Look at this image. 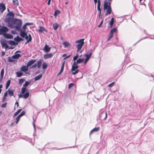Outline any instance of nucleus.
<instances>
[{
	"instance_id": "obj_1",
	"label": "nucleus",
	"mask_w": 154,
	"mask_h": 154,
	"mask_svg": "<svg viewBox=\"0 0 154 154\" xmlns=\"http://www.w3.org/2000/svg\"><path fill=\"white\" fill-rule=\"evenodd\" d=\"M22 24V21L21 20L16 19H15L13 23V24L16 25L15 28L17 31L20 30V29Z\"/></svg>"
},
{
	"instance_id": "obj_2",
	"label": "nucleus",
	"mask_w": 154,
	"mask_h": 154,
	"mask_svg": "<svg viewBox=\"0 0 154 154\" xmlns=\"http://www.w3.org/2000/svg\"><path fill=\"white\" fill-rule=\"evenodd\" d=\"M84 38H82L79 40H77L75 42L76 43H78L79 44L76 45L77 48V51H79L81 49L83 45H84Z\"/></svg>"
},
{
	"instance_id": "obj_3",
	"label": "nucleus",
	"mask_w": 154,
	"mask_h": 154,
	"mask_svg": "<svg viewBox=\"0 0 154 154\" xmlns=\"http://www.w3.org/2000/svg\"><path fill=\"white\" fill-rule=\"evenodd\" d=\"M15 19L13 17H7L5 18V21L8 24L12 25L13 24V22Z\"/></svg>"
},
{
	"instance_id": "obj_4",
	"label": "nucleus",
	"mask_w": 154,
	"mask_h": 154,
	"mask_svg": "<svg viewBox=\"0 0 154 154\" xmlns=\"http://www.w3.org/2000/svg\"><path fill=\"white\" fill-rule=\"evenodd\" d=\"M116 30L117 29L116 28H113L111 30L109 34V38L107 40V41H109L112 37L113 33L115 32Z\"/></svg>"
},
{
	"instance_id": "obj_5",
	"label": "nucleus",
	"mask_w": 154,
	"mask_h": 154,
	"mask_svg": "<svg viewBox=\"0 0 154 154\" xmlns=\"http://www.w3.org/2000/svg\"><path fill=\"white\" fill-rule=\"evenodd\" d=\"M103 10H111L110 4L106 1H105L103 5Z\"/></svg>"
},
{
	"instance_id": "obj_6",
	"label": "nucleus",
	"mask_w": 154,
	"mask_h": 154,
	"mask_svg": "<svg viewBox=\"0 0 154 154\" xmlns=\"http://www.w3.org/2000/svg\"><path fill=\"white\" fill-rule=\"evenodd\" d=\"M107 117V114L105 111H103L101 112L100 115V118L101 119H102L104 120L106 119Z\"/></svg>"
},
{
	"instance_id": "obj_7",
	"label": "nucleus",
	"mask_w": 154,
	"mask_h": 154,
	"mask_svg": "<svg viewBox=\"0 0 154 154\" xmlns=\"http://www.w3.org/2000/svg\"><path fill=\"white\" fill-rule=\"evenodd\" d=\"M8 30V28L6 26H3L2 28H0V35L2 34L4 35L5 32Z\"/></svg>"
},
{
	"instance_id": "obj_8",
	"label": "nucleus",
	"mask_w": 154,
	"mask_h": 154,
	"mask_svg": "<svg viewBox=\"0 0 154 154\" xmlns=\"http://www.w3.org/2000/svg\"><path fill=\"white\" fill-rule=\"evenodd\" d=\"M20 31H17L20 32V36L22 38H25V36L27 35V32H26V31H23L21 29H20Z\"/></svg>"
},
{
	"instance_id": "obj_9",
	"label": "nucleus",
	"mask_w": 154,
	"mask_h": 154,
	"mask_svg": "<svg viewBox=\"0 0 154 154\" xmlns=\"http://www.w3.org/2000/svg\"><path fill=\"white\" fill-rule=\"evenodd\" d=\"M2 48L5 47V49L8 48V46L5 41H1V42Z\"/></svg>"
},
{
	"instance_id": "obj_10",
	"label": "nucleus",
	"mask_w": 154,
	"mask_h": 154,
	"mask_svg": "<svg viewBox=\"0 0 154 154\" xmlns=\"http://www.w3.org/2000/svg\"><path fill=\"white\" fill-rule=\"evenodd\" d=\"M28 66H23L21 68V70L24 72L27 71L28 70Z\"/></svg>"
},
{
	"instance_id": "obj_11",
	"label": "nucleus",
	"mask_w": 154,
	"mask_h": 154,
	"mask_svg": "<svg viewBox=\"0 0 154 154\" xmlns=\"http://www.w3.org/2000/svg\"><path fill=\"white\" fill-rule=\"evenodd\" d=\"M4 36L5 38L8 39H11L13 38V35H11L6 33L4 34Z\"/></svg>"
},
{
	"instance_id": "obj_12",
	"label": "nucleus",
	"mask_w": 154,
	"mask_h": 154,
	"mask_svg": "<svg viewBox=\"0 0 154 154\" xmlns=\"http://www.w3.org/2000/svg\"><path fill=\"white\" fill-rule=\"evenodd\" d=\"M51 49V48L49 47L46 44L45 45L44 48V51L46 52H49Z\"/></svg>"
},
{
	"instance_id": "obj_13",
	"label": "nucleus",
	"mask_w": 154,
	"mask_h": 154,
	"mask_svg": "<svg viewBox=\"0 0 154 154\" xmlns=\"http://www.w3.org/2000/svg\"><path fill=\"white\" fill-rule=\"evenodd\" d=\"M53 55V54L51 53L48 54H45L44 57L45 59H46L51 58L52 57Z\"/></svg>"
},
{
	"instance_id": "obj_14",
	"label": "nucleus",
	"mask_w": 154,
	"mask_h": 154,
	"mask_svg": "<svg viewBox=\"0 0 154 154\" xmlns=\"http://www.w3.org/2000/svg\"><path fill=\"white\" fill-rule=\"evenodd\" d=\"M36 61L35 60H30L27 63V65L28 67L31 66V65L33 64Z\"/></svg>"
},
{
	"instance_id": "obj_15",
	"label": "nucleus",
	"mask_w": 154,
	"mask_h": 154,
	"mask_svg": "<svg viewBox=\"0 0 154 154\" xmlns=\"http://www.w3.org/2000/svg\"><path fill=\"white\" fill-rule=\"evenodd\" d=\"M14 40L16 42H19L21 41H23V39L17 35V36L16 37L14 38Z\"/></svg>"
},
{
	"instance_id": "obj_16",
	"label": "nucleus",
	"mask_w": 154,
	"mask_h": 154,
	"mask_svg": "<svg viewBox=\"0 0 154 154\" xmlns=\"http://www.w3.org/2000/svg\"><path fill=\"white\" fill-rule=\"evenodd\" d=\"M100 129V127L95 128L93 129L90 132V134H92L94 132L98 131Z\"/></svg>"
},
{
	"instance_id": "obj_17",
	"label": "nucleus",
	"mask_w": 154,
	"mask_h": 154,
	"mask_svg": "<svg viewBox=\"0 0 154 154\" xmlns=\"http://www.w3.org/2000/svg\"><path fill=\"white\" fill-rule=\"evenodd\" d=\"M7 91H8V94L10 97H11L13 95L14 90H10V89H9Z\"/></svg>"
},
{
	"instance_id": "obj_18",
	"label": "nucleus",
	"mask_w": 154,
	"mask_h": 154,
	"mask_svg": "<svg viewBox=\"0 0 154 154\" xmlns=\"http://www.w3.org/2000/svg\"><path fill=\"white\" fill-rule=\"evenodd\" d=\"M0 10H6L5 4L3 3H0Z\"/></svg>"
},
{
	"instance_id": "obj_19",
	"label": "nucleus",
	"mask_w": 154,
	"mask_h": 154,
	"mask_svg": "<svg viewBox=\"0 0 154 154\" xmlns=\"http://www.w3.org/2000/svg\"><path fill=\"white\" fill-rule=\"evenodd\" d=\"M65 63V61H64L62 63V66L60 70L59 73L58 74V75H57L58 76L59 75H60V74H61L62 73V72H63V70L64 68Z\"/></svg>"
},
{
	"instance_id": "obj_20",
	"label": "nucleus",
	"mask_w": 154,
	"mask_h": 154,
	"mask_svg": "<svg viewBox=\"0 0 154 154\" xmlns=\"http://www.w3.org/2000/svg\"><path fill=\"white\" fill-rule=\"evenodd\" d=\"M42 60L41 59L37 62V64H36L38 68H39L40 67V66L42 65Z\"/></svg>"
},
{
	"instance_id": "obj_21",
	"label": "nucleus",
	"mask_w": 154,
	"mask_h": 154,
	"mask_svg": "<svg viewBox=\"0 0 154 154\" xmlns=\"http://www.w3.org/2000/svg\"><path fill=\"white\" fill-rule=\"evenodd\" d=\"M114 22V18L113 17H112L111 20V21L109 22L108 23H109V25H110V27L111 28L113 24V23Z\"/></svg>"
},
{
	"instance_id": "obj_22",
	"label": "nucleus",
	"mask_w": 154,
	"mask_h": 154,
	"mask_svg": "<svg viewBox=\"0 0 154 154\" xmlns=\"http://www.w3.org/2000/svg\"><path fill=\"white\" fill-rule=\"evenodd\" d=\"M21 57V55L19 54H17L12 56V57L14 59H18Z\"/></svg>"
},
{
	"instance_id": "obj_23",
	"label": "nucleus",
	"mask_w": 154,
	"mask_h": 154,
	"mask_svg": "<svg viewBox=\"0 0 154 154\" xmlns=\"http://www.w3.org/2000/svg\"><path fill=\"white\" fill-rule=\"evenodd\" d=\"M42 74H40L36 76L35 78L34 79L35 81L39 80L41 78H42Z\"/></svg>"
},
{
	"instance_id": "obj_24",
	"label": "nucleus",
	"mask_w": 154,
	"mask_h": 154,
	"mask_svg": "<svg viewBox=\"0 0 154 154\" xmlns=\"http://www.w3.org/2000/svg\"><path fill=\"white\" fill-rule=\"evenodd\" d=\"M8 11L9 13L7 14V17H14V14L12 12H10V10H8Z\"/></svg>"
},
{
	"instance_id": "obj_25",
	"label": "nucleus",
	"mask_w": 154,
	"mask_h": 154,
	"mask_svg": "<svg viewBox=\"0 0 154 154\" xmlns=\"http://www.w3.org/2000/svg\"><path fill=\"white\" fill-rule=\"evenodd\" d=\"M17 74V76L18 77H21L23 75V73L20 71L17 72H16Z\"/></svg>"
},
{
	"instance_id": "obj_26",
	"label": "nucleus",
	"mask_w": 154,
	"mask_h": 154,
	"mask_svg": "<svg viewBox=\"0 0 154 154\" xmlns=\"http://www.w3.org/2000/svg\"><path fill=\"white\" fill-rule=\"evenodd\" d=\"M92 54V52H91L89 54H85V56L86 57V58L89 59L90 57H91Z\"/></svg>"
},
{
	"instance_id": "obj_27",
	"label": "nucleus",
	"mask_w": 154,
	"mask_h": 154,
	"mask_svg": "<svg viewBox=\"0 0 154 154\" xmlns=\"http://www.w3.org/2000/svg\"><path fill=\"white\" fill-rule=\"evenodd\" d=\"M61 12L60 10H55L54 15L56 17L57 15L60 14Z\"/></svg>"
},
{
	"instance_id": "obj_28",
	"label": "nucleus",
	"mask_w": 154,
	"mask_h": 154,
	"mask_svg": "<svg viewBox=\"0 0 154 154\" xmlns=\"http://www.w3.org/2000/svg\"><path fill=\"white\" fill-rule=\"evenodd\" d=\"M29 96V92H26L25 94L23 95V97L25 99L27 98Z\"/></svg>"
},
{
	"instance_id": "obj_29",
	"label": "nucleus",
	"mask_w": 154,
	"mask_h": 154,
	"mask_svg": "<svg viewBox=\"0 0 154 154\" xmlns=\"http://www.w3.org/2000/svg\"><path fill=\"white\" fill-rule=\"evenodd\" d=\"M84 58L82 59H81L79 58V59L76 61L77 63L78 64L80 63H82L83 62V61L84 60Z\"/></svg>"
},
{
	"instance_id": "obj_30",
	"label": "nucleus",
	"mask_w": 154,
	"mask_h": 154,
	"mask_svg": "<svg viewBox=\"0 0 154 154\" xmlns=\"http://www.w3.org/2000/svg\"><path fill=\"white\" fill-rule=\"evenodd\" d=\"M79 67L78 65H77L75 66H72V68L71 69V71H75V70L77 69H78Z\"/></svg>"
},
{
	"instance_id": "obj_31",
	"label": "nucleus",
	"mask_w": 154,
	"mask_h": 154,
	"mask_svg": "<svg viewBox=\"0 0 154 154\" xmlns=\"http://www.w3.org/2000/svg\"><path fill=\"white\" fill-rule=\"evenodd\" d=\"M30 83V82H26L25 84L23 85V87H26V88L27 86L29 85Z\"/></svg>"
},
{
	"instance_id": "obj_32",
	"label": "nucleus",
	"mask_w": 154,
	"mask_h": 154,
	"mask_svg": "<svg viewBox=\"0 0 154 154\" xmlns=\"http://www.w3.org/2000/svg\"><path fill=\"white\" fill-rule=\"evenodd\" d=\"M45 30L43 26H40L39 31L41 32H43V31H45Z\"/></svg>"
},
{
	"instance_id": "obj_33",
	"label": "nucleus",
	"mask_w": 154,
	"mask_h": 154,
	"mask_svg": "<svg viewBox=\"0 0 154 154\" xmlns=\"http://www.w3.org/2000/svg\"><path fill=\"white\" fill-rule=\"evenodd\" d=\"M58 27V25L57 23L54 24L53 25V29L54 30H56L57 29Z\"/></svg>"
},
{
	"instance_id": "obj_34",
	"label": "nucleus",
	"mask_w": 154,
	"mask_h": 154,
	"mask_svg": "<svg viewBox=\"0 0 154 154\" xmlns=\"http://www.w3.org/2000/svg\"><path fill=\"white\" fill-rule=\"evenodd\" d=\"M26 87H23L21 89V93L22 94H24L26 91Z\"/></svg>"
},
{
	"instance_id": "obj_35",
	"label": "nucleus",
	"mask_w": 154,
	"mask_h": 154,
	"mask_svg": "<svg viewBox=\"0 0 154 154\" xmlns=\"http://www.w3.org/2000/svg\"><path fill=\"white\" fill-rule=\"evenodd\" d=\"M11 80H9L6 83V89H7L10 86V84L11 83Z\"/></svg>"
},
{
	"instance_id": "obj_36",
	"label": "nucleus",
	"mask_w": 154,
	"mask_h": 154,
	"mask_svg": "<svg viewBox=\"0 0 154 154\" xmlns=\"http://www.w3.org/2000/svg\"><path fill=\"white\" fill-rule=\"evenodd\" d=\"M63 44L65 47H68L70 45V44L67 42H63Z\"/></svg>"
},
{
	"instance_id": "obj_37",
	"label": "nucleus",
	"mask_w": 154,
	"mask_h": 154,
	"mask_svg": "<svg viewBox=\"0 0 154 154\" xmlns=\"http://www.w3.org/2000/svg\"><path fill=\"white\" fill-rule=\"evenodd\" d=\"M22 110V109H20L18 110L17 112H16L14 114V117L16 116Z\"/></svg>"
},
{
	"instance_id": "obj_38",
	"label": "nucleus",
	"mask_w": 154,
	"mask_h": 154,
	"mask_svg": "<svg viewBox=\"0 0 154 154\" xmlns=\"http://www.w3.org/2000/svg\"><path fill=\"white\" fill-rule=\"evenodd\" d=\"M9 44L10 45H15L17 44V43L15 44V42L13 41H9Z\"/></svg>"
},
{
	"instance_id": "obj_39",
	"label": "nucleus",
	"mask_w": 154,
	"mask_h": 154,
	"mask_svg": "<svg viewBox=\"0 0 154 154\" xmlns=\"http://www.w3.org/2000/svg\"><path fill=\"white\" fill-rule=\"evenodd\" d=\"M47 67V64L45 62H44L42 64V68L43 69H45Z\"/></svg>"
},
{
	"instance_id": "obj_40",
	"label": "nucleus",
	"mask_w": 154,
	"mask_h": 154,
	"mask_svg": "<svg viewBox=\"0 0 154 154\" xmlns=\"http://www.w3.org/2000/svg\"><path fill=\"white\" fill-rule=\"evenodd\" d=\"M28 36L29 37V41H28V42H30L32 40V38L31 34L29 33L28 34Z\"/></svg>"
},
{
	"instance_id": "obj_41",
	"label": "nucleus",
	"mask_w": 154,
	"mask_h": 154,
	"mask_svg": "<svg viewBox=\"0 0 154 154\" xmlns=\"http://www.w3.org/2000/svg\"><path fill=\"white\" fill-rule=\"evenodd\" d=\"M25 80L24 79H20L19 80V84L20 85Z\"/></svg>"
},
{
	"instance_id": "obj_42",
	"label": "nucleus",
	"mask_w": 154,
	"mask_h": 154,
	"mask_svg": "<svg viewBox=\"0 0 154 154\" xmlns=\"http://www.w3.org/2000/svg\"><path fill=\"white\" fill-rule=\"evenodd\" d=\"M25 113V112H24V111H23L18 116L20 118V117H22V116L24 115Z\"/></svg>"
},
{
	"instance_id": "obj_43",
	"label": "nucleus",
	"mask_w": 154,
	"mask_h": 154,
	"mask_svg": "<svg viewBox=\"0 0 154 154\" xmlns=\"http://www.w3.org/2000/svg\"><path fill=\"white\" fill-rule=\"evenodd\" d=\"M13 2L14 5H18V0H13Z\"/></svg>"
},
{
	"instance_id": "obj_44",
	"label": "nucleus",
	"mask_w": 154,
	"mask_h": 154,
	"mask_svg": "<svg viewBox=\"0 0 154 154\" xmlns=\"http://www.w3.org/2000/svg\"><path fill=\"white\" fill-rule=\"evenodd\" d=\"M112 10H107L105 14V16H106L107 15L110 14L111 13Z\"/></svg>"
},
{
	"instance_id": "obj_45",
	"label": "nucleus",
	"mask_w": 154,
	"mask_h": 154,
	"mask_svg": "<svg viewBox=\"0 0 154 154\" xmlns=\"http://www.w3.org/2000/svg\"><path fill=\"white\" fill-rule=\"evenodd\" d=\"M99 13V19H102V14H101V10H98Z\"/></svg>"
},
{
	"instance_id": "obj_46",
	"label": "nucleus",
	"mask_w": 154,
	"mask_h": 154,
	"mask_svg": "<svg viewBox=\"0 0 154 154\" xmlns=\"http://www.w3.org/2000/svg\"><path fill=\"white\" fill-rule=\"evenodd\" d=\"M74 85V84L73 83H71L69 85V88H70L71 87H72Z\"/></svg>"
},
{
	"instance_id": "obj_47",
	"label": "nucleus",
	"mask_w": 154,
	"mask_h": 154,
	"mask_svg": "<svg viewBox=\"0 0 154 154\" xmlns=\"http://www.w3.org/2000/svg\"><path fill=\"white\" fill-rule=\"evenodd\" d=\"M74 72L72 71V74L73 75H75L76 73H78L79 72V69H77L76 71H74Z\"/></svg>"
},
{
	"instance_id": "obj_48",
	"label": "nucleus",
	"mask_w": 154,
	"mask_h": 154,
	"mask_svg": "<svg viewBox=\"0 0 154 154\" xmlns=\"http://www.w3.org/2000/svg\"><path fill=\"white\" fill-rule=\"evenodd\" d=\"M8 61L10 62H12L14 61V60L10 57H8Z\"/></svg>"
},
{
	"instance_id": "obj_49",
	"label": "nucleus",
	"mask_w": 154,
	"mask_h": 154,
	"mask_svg": "<svg viewBox=\"0 0 154 154\" xmlns=\"http://www.w3.org/2000/svg\"><path fill=\"white\" fill-rule=\"evenodd\" d=\"M78 57V54H77L75 56V57H74L73 58V60L74 61H75V60H76L77 59Z\"/></svg>"
},
{
	"instance_id": "obj_50",
	"label": "nucleus",
	"mask_w": 154,
	"mask_h": 154,
	"mask_svg": "<svg viewBox=\"0 0 154 154\" xmlns=\"http://www.w3.org/2000/svg\"><path fill=\"white\" fill-rule=\"evenodd\" d=\"M100 3H97V10H101L100 8Z\"/></svg>"
},
{
	"instance_id": "obj_51",
	"label": "nucleus",
	"mask_w": 154,
	"mask_h": 154,
	"mask_svg": "<svg viewBox=\"0 0 154 154\" xmlns=\"http://www.w3.org/2000/svg\"><path fill=\"white\" fill-rule=\"evenodd\" d=\"M20 119V117L18 116L16 119V124H17Z\"/></svg>"
},
{
	"instance_id": "obj_52",
	"label": "nucleus",
	"mask_w": 154,
	"mask_h": 154,
	"mask_svg": "<svg viewBox=\"0 0 154 154\" xmlns=\"http://www.w3.org/2000/svg\"><path fill=\"white\" fill-rule=\"evenodd\" d=\"M26 25L25 24L22 27V29H23V31H26Z\"/></svg>"
},
{
	"instance_id": "obj_53",
	"label": "nucleus",
	"mask_w": 154,
	"mask_h": 154,
	"mask_svg": "<svg viewBox=\"0 0 154 154\" xmlns=\"http://www.w3.org/2000/svg\"><path fill=\"white\" fill-rule=\"evenodd\" d=\"M4 73V69H2L1 71V75H3Z\"/></svg>"
},
{
	"instance_id": "obj_54",
	"label": "nucleus",
	"mask_w": 154,
	"mask_h": 154,
	"mask_svg": "<svg viewBox=\"0 0 154 154\" xmlns=\"http://www.w3.org/2000/svg\"><path fill=\"white\" fill-rule=\"evenodd\" d=\"M37 66V64H35L30 68V69L35 68Z\"/></svg>"
},
{
	"instance_id": "obj_55",
	"label": "nucleus",
	"mask_w": 154,
	"mask_h": 154,
	"mask_svg": "<svg viewBox=\"0 0 154 154\" xmlns=\"http://www.w3.org/2000/svg\"><path fill=\"white\" fill-rule=\"evenodd\" d=\"M114 83V82H112V83L111 84L109 85H108V86L109 87H111L113 85Z\"/></svg>"
},
{
	"instance_id": "obj_56",
	"label": "nucleus",
	"mask_w": 154,
	"mask_h": 154,
	"mask_svg": "<svg viewBox=\"0 0 154 154\" xmlns=\"http://www.w3.org/2000/svg\"><path fill=\"white\" fill-rule=\"evenodd\" d=\"M25 24L27 26H28V25H32L33 24V23H32L27 22V23H26Z\"/></svg>"
},
{
	"instance_id": "obj_57",
	"label": "nucleus",
	"mask_w": 154,
	"mask_h": 154,
	"mask_svg": "<svg viewBox=\"0 0 154 154\" xmlns=\"http://www.w3.org/2000/svg\"><path fill=\"white\" fill-rule=\"evenodd\" d=\"M6 104H7L6 103H3V104H2V105L1 106L2 108L5 107H6Z\"/></svg>"
},
{
	"instance_id": "obj_58",
	"label": "nucleus",
	"mask_w": 154,
	"mask_h": 154,
	"mask_svg": "<svg viewBox=\"0 0 154 154\" xmlns=\"http://www.w3.org/2000/svg\"><path fill=\"white\" fill-rule=\"evenodd\" d=\"M103 20H102V21H101V22H100V24L98 26V27H100L101 25H102V23H103Z\"/></svg>"
},
{
	"instance_id": "obj_59",
	"label": "nucleus",
	"mask_w": 154,
	"mask_h": 154,
	"mask_svg": "<svg viewBox=\"0 0 154 154\" xmlns=\"http://www.w3.org/2000/svg\"><path fill=\"white\" fill-rule=\"evenodd\" d=\"M89 60V59L86 58V59L85 61V62H84V64H85L87 63V62L88 61V60Z\"/></svg>"
},
{
	"instance_id": "obj_60",
	"label": "nucleus",
	"mask_w": 154,
	"mask_h": 154,
	"mask_svg": "<svg viewBox=\"0 0 154 154\" xmlns=\"http://www.w3.org/2000/svg\"><path fill=\"white\" fill-rule=\"evenodd\" d=\"M18 97L19 98L23 97V95H22L21 94L18 95Z\"/></svg>"
},
{
	"instance_id": "obj_61",
	"label": "nucleus",
	"mask_w": 154,
	"mask_h": 154,
	"mask_svg": "<svg viewBox=\"0 0 154 154\" xmlns=\"http://www.w3.org/2000/svg\"><path fill=\"white\" fill-rule=\"evenodd\" d=\"M77 64H78V63H77V62H74L73 63V65L72 66H77V65H78Z\"/></svg>"
},
{
	"instance_id": "obj_62",
	"label": "nucleus",
	"mask_w": 154,
	"mask_h": 154,
	"mask_svg": "<svg viewBox=\"0 0 154 154\" xmlns=\"http://www.w3.org/2000/svg\"><path fill=\"white\" fill-rule=\"evenodd\" d=\"M7 92L8 91H7L5 93L4 95V96L5 97H6L8 95V94H7Z\"/></svg>"
},
{
	"instance_id": "obj_63",
	"label": "nucleus",
	"mask_w": 154,
	"mask_h": 154,
	"mask_svg": "<svg viewBox=\"0 0 154 154\" xmlns=\"http://www.w3.org/2000/svg\"><path fill=\"white\" fill-rule=\"evenodd\" d=\"M5 52L3 51H2V56H4L5 55Z\"/></svg>"
},
{
	"instance_id": "obj_64",
	"label": "nucleus",
	"mask_w": 154,
	"mask_h": 154,
	"mask_svg": "<svg viewBox=\"0 0 154 154\" xmlns=\"http://www.w3.org/2000/svg\"><path fill=\"white\" fill-rule=\"evenodd\" d=\"M15 104L17 106V107H18L19 106V103H18L17 102H16Z\"/></svg>"
}]
</instances>
